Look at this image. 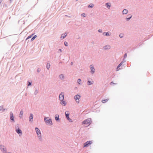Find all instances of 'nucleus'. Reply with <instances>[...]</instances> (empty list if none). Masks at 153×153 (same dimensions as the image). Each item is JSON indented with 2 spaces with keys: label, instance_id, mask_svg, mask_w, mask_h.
<instances>
[{
  "label": "nucleus",
  "instance_id": "obj_1",
  "mask_svg": "<svg viewBox=\"0 0 153 153\" xmlns=\"http://www.w3.org/2000/svg\"><path fill=\"white\" fill-rule=\"evenodd\" d=\"M35 130H36V133L37 135L39 140L40 141H42V138L41 136V133L40 130L37 127H36L35 128Z\"/></svg>",
  "mask_w": 153,
  "mask_h": 153
},
{
  "label": "nucleus",
  "instance_id": "obj_2",
  "mask_svg": "<svg viewBox=\"0 0 153 153\" xmlns=\"http://www.w3.org/2000/svg\"><path fill=\"white\" fill-rule=\"evenodd\" d=\"M0 149L3 153H7V149L4 145L0 144Z\"/></svg>",
  "mask_w": 153,
  "mask_h": 153
},
{
  "label": "nucleus",
  "instance_id": "obj_3",
  "mask_svg": "<svg viewBox=\"0 0 153 153\" xmlns=\"http://www.w3.org/2000/svg\"><path fill=\"white\" fill-rule=\"evenodd\" d=\"M91 123V119L88 118L83 121L82 124L86 125L87 126H89Z\"/></svg>",
  "mask_w": 153,
  "mask_h": 153
},
{
  "label": "nucleus",
  "instance_id": "obj_4",
  "mask_svg": "<svg viewBox=\"0 0 153 153\" xmlns=\"http://www.w3.org/2000/svg\"><path fill=\"white\" fill-rule=\"evenodd\" d=\"M48 117H45L44 118V120L45 122L47 124H50L52 125V123L51 120V119H48Z\"/></svg>",
  "mask_w": 153,
  "mask_h": 153
},
{
  "label": "nucleus",
  "instance_id": "obj_5",
  "mask_svg": "<svg viewBox=\"0 0 153 153\" xmlns=\"http://www.w3.org/2000/svg\"><path fill=\"white\" fill-rule=\"evenodd\" d=\"M65 115L67 119L68 120V121L70 122H72V120L69 117V113H68V111H66L65 112Z\"/></svg>",
  "mask_w": 153,
  "mask_h": 153
},
{
  "label": "nucleus",
  "instance_id": "obj_6",
  "mask_svg": "<svg viewBox=\"0 0 153 153\" xmlns=\"http://www.w3.org/2000/svg\"><path fill=\"white\" fill-rule=\"evenodd\" d=\"M92 143V141H88L86 142L83 144V147H88L89 145L91 144Z\"/></svg>",
  "mask_w": 153,
  "mask_h": 153
},
{
  "label": "nucleus",
  "instance_id": "obj_7",
  "mask_svg": "<svg viewBox=\"0 0 153 153\" xmlns=\"http://www.w3.org/2000/svg\"><path fill=\"white\" fill-rule=\"evenodd\" d=\"M59 99L60 101L64 100V93L63 92H61V93L59 95Z\"/></svg>",
  "mask_w": 153,
  "mask_h": 153
},
{
  "label": "nucleus",
  "instance_id": "obj_8",
  "mask_svg": "<svg viewBox=\"0 0 153 153\" xmlns=\"http://www.w3.org/2000/svg\"><path fill=\"white\" fill-rule=\"evenodd\" d=\"M90 67L91 70L90 72L92 74H94L95 72V70L94 67L92 65H90Z\"/></svg>",
  "mask_w": 153,
  "mask_h": 153
},
{
  "label": "nucleus",
  "instance_id": "obj_9",
  "mask_svg": "<svg viewBox=\"0 0 153 153\" xmlns=\"http://www.w3.org/2000/svg\"><path fill=\"white\" fill-rule=\"evenodd\" d=\"M80 98V96L77 94L74 96V99L76 100V102L79 103V99Z\"/></svg>",
  "mask_w": 153,
  "mask_h": 153
},
{
  "label": "nucleus",
  "instance_id": "obj_10",
  "mask_svg": "<svg viewBox=\"0 0 153 153\" xmlns=\"http://www.w3.org/2000/svg\"><path fill=\"white\" fill-rule=\"evenodd\" d=\"M15 131L16 132L19 134V136L22 135V132L19 128L16 129Z\"/></svg>",
  "mask_w": 153,
  "mask_h": 153
},
{
  "label": "nucleus",
  "instance_id": "obj_11",
  "mask_svg": "<svg viewBox=\"0 0 153 153\" xmlns=\"http://www.w3.org/2000/svg\"><path fill=\"white\" fill-rule=\"evenodd\" d=\"M10 119L11 120L14 122V119L13 114L12 112H11L10 113Z\"/></svg>",
  "mask_w": 153,
  "mask_h": 153
},
{
  "label": "nucleus",
  "instance_id": "obj_12",
  "mask_svg": "<svg viewBox=\"0 0 153 153\" xmlns=\"http://www.w3.org/2000/svg\"><path fill=\"white\" fill-rule=\"evenodd\" d=\"M33 115L32 114H30L29 117V120L30 122H32L33 121Z\"/></svg>",
  "mask_w": 153,
  "mask_h": 153
},
{
  "label": "nucleus",
  "instance_id": "obj_13",
  "mask_svg": "<svg viewBox=\"0 0 153 153\" xmlns=\"http://www.w3.org/2000/svg\"><path fill=\"white\" fill-rule=\"evenodd\" d=\"M60 103L62 105L64 106H65L67 104L66 102L65 101H64V100H61Z\"/></svg>",
  "mask_w": 153,
  "mask_h": 153
},
{
  "label": "nucleus",
  "instance_id": "obj_14",
  "mask_svg": "<svg viewBox=\"0 0 153 153\" xmlns=\"http://www.w3.org/2000/svg\"><path fill=\"white\" fill-rule=\"evenodd\" d=\"M110 32L108 31L107 32H104L102 33L103 36H109L110 35Z\"/></svg>",
  "mask_w": 153,
  "mask_h": 153
},
{
  "label": "nucleus",
  "instance_id": "obj_15",
  "mask_svg": "<svg viewBox=\"0 0 153 153\" xmlns=\"http://www.w3.org/2000/svg\"><path fill=\"white\" fill-rule=\"evenodd\" d=\"M67 33L65 32L64 34H62L60 37L61 39H63L67 35Z\"/></svg>",
  "mask_w": 153,
  "mask_h": 153
},
{
  "label": "nucleus",
  "instance_id": "obj_16",
  "mask_svg": "<svg viewBox=\"0 0 153 153\" xmlns=\"http://www.w3.org/2000/svg\"><path fill=\"white\" fill-rule=\"evenodd\" d=\"M55 119L56 121H59V115L58 114H56L55 115Z\"/></svg>",
  "mask_w": 153,
  "mask_h": 153
},
{
  "label": "nucleus",
  "instance_id": "obj_17",
  "mask_svg": "<svg viewBox=\"0 0 153 153\" xmlns=\"http://www.w3.org/2000/svg\"><path fill=\"white\" fill-rule=\"evenodd\" d=\"M59 78L62 80H63L64 79L65 77L63 74H60L59 75Z\"/></svg>",
  "mask_w": 153,
  "mask_h": 153
},
{
  "label": "nucleus",
  "instance_id": "obj_18",
  "mask_svg": "<svg viewBox=\"0 0 153 153\" xmlns=\"http://www.w3.org/2000/svg\"><path fill=\"white\" fill-rule=\"evenodd\" d=\"M127 16L128 17V18H126V20L127 21H128L130 20V19L132 18V16L131 14L128 15Z\"/></svg>",
  "mask_w": 153,
  "mask_h": 153
},
{
  "label": "nucleus",
  "instance_id": "obj_19",
  "mask_svg": "<svg viewBox=\"0 0 153 153\" xmlns=\"http://www.w3.org/2000/svg\"><path fill=\"white\" fill-rule=\"evenodd\" d=\"M23 114V111L22 109L20 111L19 117L20 118H22V115Z\"/></svg>",
  "mask_w": 153,
  "mask_h": 153
},
{
  "label": "nucleus",
  "instance_id": "obj_20",
  "mask_svg": "<svg viewBox=\"0 0 153 153\" xmlns=\"http://www.w3.org/2000/svg\"><path fill=\"white\" fill-rule=\"evenodd\" d=\"M5 110V109L3 108V105L0 106V111H1V112H4Z\"/></svg>",
  "mask_w": 153,
  "mask_h": 153
},
{
  "label": "nucleus",
  "instance_id": "obj_21",
  "mask_svg": "<svg viewBox=\"0 0 153 153\" xmlns=\"http://www.w3.org/2000/svg\"><path fill=\"white\" fill-rule=\"evenodd\" d=\"M110 48V46L109 45H107L103 47V48L104 50L109 49Z\"/></svg>",
  "mask_w": 153,
  "mask_h": 153
},
{
  "label": "nucleus",
  "instance_id": "obj_22",
  "mask_svg": "<svg viewBox=\"0 0 153 153\" xmlns=\"http://www.w3.org/2000/svg\"><path fill=\"white\" fill-rule=\"evenodd\" d=\"M128 11L126 9H124L122 11V13L123 14H126L128 13Z\"/></svg>",
  "mask_w": 153,
  "mask_h": 153
},
{
  "label": "nucleus",
  "instance_id": "obj_23",
  "mask_svg": "<svg viewBox=\"0 0 153 153\" xmlns=\"http://www.w3.org/2000/svg\"><path fill=\"white\" fill-rule=\"evenodd\" d=\"M105 6L108 9H109L111 7V4L107 3L105 4Z\"/></svg>",
  "mask_w": 153,
  "mask_h": 153
},
{
  "label": "nucleus",
  "instance_id": "obj_24",
  "mask_svg": "<svg viewBox=\"0 0 153 153\" xmlns=\"http://www.w3.org/2000/svg\"><path fill=\"white\" fill-rule=\"evenodd\" d=\"M124 62V61H122L120 64L118 65L117 69L118 68H119L123 64Z\"/></svg>",
  "mask_w": 153,
  "mask_h": 153
},
{
  "label": "nucleus",
  "instance_id": "obj_25",
  "mask_svg": "<svg viewBox=\"0 0 153 153\" xmlns=\"http://www.w3.org/2000/svg\"><path fill=\"white\" fill-rule=\"evenodd\" d=\"M37 37L36 35H34L31 39L30 41H32Z\"/></svg>",
  "mask_w": 153,
  "mask_h": 153
},
{
  "label": "nucleus",
  "instance_id": "obj_26",
  "mask_svg": "<svg viewBox=\"0 0 153 153\" xmlns=\"http://www.w3.org/2000/svg\"><path fill=\"white\" fill-rule=\"evenodd\" d=\"M50 63H47L46 65V68L48 69L49 70L50 67Z\"/></svg>",
  "mask_w": 153,
  "mask_h": 153
},
{
  "label": "nucleus",
  "instance_id": "obj_27",
  "mask_svg": "<svg viewBox=\"0 0 153 153\" xmlns=\"http://www.w3.org/2000/svg\"><path fill=\"white\" fill-rule=\"evenodd\" d=\"M94 6V5L93 4H89L88 6V7L89 8H92Z\"/></svg>",
  "mask_w": 153,
  "mask_h": 153
},
{
  "label": "nucleus",
  "instance_id": "obj_28",
  "mask_svg": "<svg viewBox=\"0 0 153 153\" xmlns=\"http://www.w3.org/2000/svg\"><path fill=\"white\" fill-rule=\"evenodd\" d=\"M93 82H91V81L88 80L87 82V84L88 85H90L93 84Z\"/></svg>",
  "mask_w": 153,
  "mask_h": 153
},
{
  "label": "nucleus",
  "instance_id": "obj_29",
  "mask_svg": "<svg viewBox=\"0 0 153 153\" xmlns=\"http://www.w3.org/2000/svg\"><path fill=\"white\" fill-rule=\"evenodd\" d=\"M81 80L80 79H78L77 80V82L79 84H80L81 83Z\"/></svg>",
  "mask_w": 153,
  "mask_h": 153
},
{
  "label": "nucleus",
  "instance_id": "obj_30",
  "mask_svg": "<svg viewBox=\"0 0 153 153\" xmlns=\"http://www.w3.org/2000/svg\"><path fill=\"white\" fill-rule=\"evenodd\" d=\"M108 100V99H106V100H102V102L103 103H105L107 102Z\"/></svg>",
  "mask_w": 153,
  "mask_h": 153
},
{
  "label": "nucleus",
  "instance_id": "obj_31",
  "mask_svg": "<svg viewBox=\"0 0 153 153\" xmlns=\"http://www.w3.org/2000/svg\"><path fill=\"white\" fill-rule=\"evenodd\" d=\"M123 36H124V34L123 33H121L119 34V37L120 38H123Z\"/></svg>",
  "mask_w": 153,
  "mask_h": 153
},
{
  "label": "nucleus",
  "instance_id": "obj_32",
  "mask_svg": "<svg viewBox=\"0 0 153 153\" xmlns=\"http://www.w3.org/2000/svg\"><path fill=\"white\" fill-rule=\"evenodd\" d=\"M33 34H32V35H31L28 36L26 39V40H27V39H29L31 38L32 37V36H33Z\"/></svg>",
  "mask_w": 153,
  "mask_h": 153
},
{
  "label": "nucleus",
  "instance_id": "obj_33",
  "mask_svg": "<svg viewBox=\"0 0 153 153\" xmlns=\"http://www.w3.org/2000/svg\"><path fill=\"white\" fill-rule=\"evenodd\" d=\"M32 83V82H30L29 81H28L27 82V86H29L31 85Z\"/></svg>",
  "mask_w": 153,
  "mask_h": 153
},
{
  "label": "nucleus",
  "instance_id": "obj_34",
  "mask_svg": "<svg viewBox=\"0 0 153 153\" xmlns=\"http://www.w3.org/2000/svg\"><path fill=\"white\" fill-rule=\"evenodd\" d=\"M38 93V90L37 89V90H36L35 91V92H34V95H36Z\"/></svg>",
  "mask_w": 153,
  "mask_h": 153
},
{
  "label": "nucleus",
  "instance_id": "obj_35",
  "mask_svg": "<svg viewBox=\"0 0 153 153\" xmlns=\"http://www.w3.org/2000/svg\"><path fill=\"white\" fill-rule=\"evenodd\" d=\"M64 44L66 46H68V43L66 41L64 42Z\"/></svg>",
  "mask_w": 153,
  "mask_h": 153
},
{
  "label": "nucleus",
  "instance_id": "obj_36",
  "mask_svg": "<svg viewBox=\"0 0 153 153\" xmlns=\"http://www.w3.org/2000/svg\"><path fill=\"white\" fill-rule=\"evenodd\" d=\"M15 128L16 129L19 128V126L18 124L16 125L15 126Z\"/></svg>",
  "mask_w": 153,
  "mask_h": 153
},
{
  "label": "nucleus",
  "instance_id": "obj_37",
  "mask_svg": "<svg viewBox=\"0 0 153 153\" xmlns=\"http://www.w3.org/2000/svg\"><path fill=\"white\" fill-rule=\"evenodd\" d=\"M81 16L83 17H85L86 16L85 14L84 13H83L81 14Z\"/></svg>",
  "mask_w": 153,
  "mask_h": 153
},
{
  "label": "nucleus",
  "instance_id": "obj_38",
  "mask_svg": "<svg viewBox=\"0 0 153 153\" xmlns=\"http://www.w3.org/2000/svg\"><path fill=\"white\" fill-rule=\"evenodd\" d=\"M127 56V53H126L124 55V58L125 59V58H126Z\"/></svg>",
  "mask_w": 153,
  "mask_h": 153
},
{
  "label": "nucleus",
  "instance_id": "obj_39",
  "mask_svg": "<svg viewBox=\"0 0 153 153\" xmlns=\"http://www.w3.org/2000/svg\"><path fill=\"white\" fill-rule=\"evenodd\" d=\"M98 31L99 33H102V30L101 29H100L98 30Z\"/></svg>",
  "mask_w": 153,
  "mask_h": 153
},
{
  "label": "nucleus",
  "instance_id": "obj_40",
  "mask_svg": "<svg viewBox=\"0 0 153 153\" xmlns=\"http://www.w3.org/2000/svg\"><path fill=\"white\" fill-rule=\"evenodd\" d=\"M40 69L39 68H38L37 69V72H39L40 71Z\"/></svg>",
  "mask_w": 153,
  "mask_h": 153
},
{
  "label": "nucleus",
  "instance_id": "obj_41",
  "mask_svg": "<svg viewBox=\"0 0 153 153\" xmlns=\"http://www.w3.org/2000/svg\"><path fill=\"white\" fill-rule=\"evenodd\" d=\"M59 51L60 52H62V49H59Z\"/></svg>",
  "mask_w": 153,
  "mask_h": 153
},
{
  "label": "nucleus",
  "instance_id": "obj_42",
  "mask_svg": "<svg viewBox=\"0 0 153 153\" xmlns=\"http://www.w3.org/2000/svg\"><path fill=\"white\" fill-rule=\"evenodd\" d=\"M112 84H115L114 83H113V82H111L110 83V84L111 85H112Z\"/></svg>",
  "mask_w": 153,
  "mask_h": 153
},
{
  "label": "nucleus",
  "instance_id": "obj_43",
  "mask_svg": "<svg viewBox=\"0 0 153 153\" xmlns=\"http://www.w3.org/2000/svg\"><path fill=\"white\" fill-rule=\"evenodd\" d=\"M73 62H71V65H73Z\"/></svg>",
  "mask_w": 153,
  "mask_h": 153
},
{
  "label": "nucleus",
  "instance_id": "obj_44",
  "mask_svg": "<svg viewBox=\"0 0 153 153\" xmlns=\"http://www.w3.org/2000/svg\"><path fill=\"white\" fill-rule=\"evenodd\" d=\"M25 96H27V94L26 93L25 94Z\"/></svg>",
  "mask_w": 153,
  "mask_h": 153
},
{
  "label": "nucleus",
  "instance_id": "obj_45",
  "mask_svg": "<svg viewBox=\"0 0 153 153\" xmlns=\"http://www.w3.org/2000/svg\"><path fill=\"white\" fill-rule=\"evenodd\" d=\"M62 63V62H59V63Z\"/></svg>",
  "mask_w": 153,
  "mask_h": 153
},
{
  "label": "nucleus",
  "instance_id": "obj_46",
  "mask_svg": "<svg viewBox=\"0 0 153 153\" xmlns=\"http://www.w3.org/2000/svg\"><path fill=\"white\" fill-rule=\"evenodd\" d=\"M8 153H11V152H8Z\"/></svg>",
  "mask_w": 153,
  "mask_h": 153
},
{
  "label": "nucleus",
  "instance_id": "obj_47",
  "mask_svg": "<svg viewBox=\"0 0 153 153\" xmlns=\"http://www.w3.org/2000/svg\"><path fill=\"white\" fill-rule=\"evenodd\" d=\"M65 16H68L67 15H65Z\"/></svg>",
  "mask_w": 153,
  "mask_h": 153
},
{
  "label": "nucleus",
  "instance_id": "obj_48",
  "mask_svg": "<svg viewBox=\"0 0 153 153\" xmlns=\"http://www.w3.org/2000/svg\"><path fill=\"white\" fill-rule=\"evenodd\" d=\"M92 43H94V42H92Z\"/></svg>",
  "mask_w": 153,
  "mask_h": 153
}]
</instances>
